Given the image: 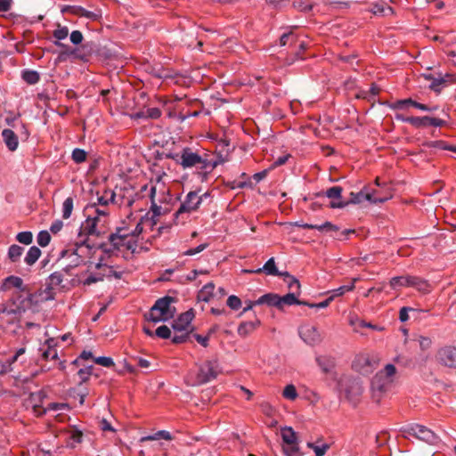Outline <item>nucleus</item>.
Returning a JSON list of instances; mask_svg holds the SVG:
<instances>
[{
	"label": "nucleus",
	"instance_id": "f257e3e1",
	"mask_svg": "<svg viewBox=\"0 0 456 456\" xmlns=\"http://www.w3.org/2000/svg\"><path fill=\"white\" fill-rule=\"evenodd\" d=\"M9 292H12L11 300L12 301V307L8 310L10 313L20 312L25 309V300L22 298L24 293L29 299L32 297L28 293V285L24 284L20 277L15 275H10L2 281V293L7 296ZM5 311H7L6 308H2V312Z\"/></svg>",
	"mask_w": 456,
	"mask_h": 456
},
{
	"label": "nucleus",
	"instance_id": "f03ea898",
	"mask_svg": "<svg viewBox=\"0 0 456 456\" xmlns=\"http://www.w3.org/2000/svg\"><path fill=\"white\" fill-rule=\"evenodd\" d=\"M166 157L167 159L175 160L184 169L196 167L201 170H205L208 167H211L212 169L216 167V164L211 165L208 159H203L189 147L183 148L180 153H168Z\"/></svg>",
	"mask_w": 456,
	"mask_h": 456
},
{
	"label": "nucleus",
	"instance_id": "7ed1b4c3",
	"mask_svg": "<svg viewBox=\"0 0 456 456\" xmlns=\"http://www.w3.org/2000/svg\"><path fill=\"white\" fill-rule=\"evenodd\" d=\"M175 302L176 298L170 296L159 298L145 314L146 320L157 323L172 319L175 314V308L171 306V304Z\"/></svg>",
	"mask_w": 456,
	"mask_h": 456
},
{
	"label": "nucleus",
	"instance_id": "20e7f679",
	"mask_svg": "<svg viewBox=\"0 0 456 456\" xmlns=\"http://www.w3.org/2000/svg\"><path fill=\"white\" fill-rule=\"evenodd\" d=\"M208 193H204L202 196H199L197 191H190L186 196L184 200L181 203L179 208L174 214V223L175 224H184L188 218V216H184V215H188L193 211H196L201 202L203 197H207Z\"/></svg>",
	"mask_w": 456,
	"mask_h": 456
},
{
	"label": "nucleus",
	"instance_id": "39448f33",
	"mask_svg": "<svg viewBox=\"0 0 456 456\" xmlns=\"http://www.w3.org/2000/svg\"><path fill=\"white\" fill-rule=\"evenodd\" d=\"M374 192L370 191L367 186H364L359 192H351L348 200H331L330 208H344L349 204H359L363 200H368L371 203H382L386 199L378 198L374 196Z\"/></svg>",
	"mask_w": 456,
	"mask_h": 456
},
{
	"label": "nucleus",
	"instance_id": "423d86ee",
	"mask_svg": "<svg viewBox=\"0 0 456 456\" xmlns=\"http://www.w3.org/2000/svg\"><path fill=\"white\" fill-rule=\"evenodd\" d=\"M280 45H294L296 47V50L293 52L292 55L286 58V63L288 65L293 64L297 60H304V57L301 56V53L305 51L307 45L304 41H299L298 37L292 30L281 36Z\"/></svg>",
	"mask_w": 456,
	"mask_h": 456
},
{
	"label": "nucleus",
	"instance_id": "0eeeda50",
	"mask_svg": "<svg viewBox=\"0 0 456 456\" xmlns=\"http://www.w3.org/2000/svg\"><path fill=\"white\" fill-rule=\"evenodd\" d=\"M340 387L346 400L355 407L360 403L361 396L363 392V387L360 379L346 378L341 380Z\"/></svg>",
	"mask_w": 456,
	"mask_h": 456
},
{
	"label": "nucleus",
	"instance_id": "6e6552de",
	"mask_svg": "<svg viewBox=\"0 0 456 456\" xmlns=\"http://www.w3.org/2000/svg\"><path fill=\"white\" fill-rule=\"evenodd\" d=\"M403 437H416L429 444H435L438 441V436L429 428L419 424H411L402 429Z\"/></svg>",
	"mask_w": 456,
	"mask_h": 456
},
{
	"label": "nucleus",
	"instance_id": "1a4fd4ad",
	"mask_svg": "<svg viewBox=\"0 0 456 456\" xmlns=\"http://www.w3.org/2000/svg\"><path fill=\"white\" fill-rule=\"evenodd\" d=\"M221 372L216 360H207L199 366L196 382L199 385L206 384L218 376Z\"/></svg>",
	"mask_w": 456,
	"mask_h": 456
},
{
	"label": "nucleus",
	"instance_id": "9d476101",
	"mask_svg": "<svg viewBox=\"0 0 456 456\" xmlns=\"http://www.w3.org/2000/svg\"><path fill=\"white\" fill-rule=\"evenodd\" d=\"M392 380H388L384 378V375L377 373L371 379V397L372 400L379 403L384 393L387 392V388L391 385Z\"/></svg>",
	"mask_w": 456,
	"mask_h": 456
},
{
	"label": "nucleus",
	"instance_id": "9b49d317",
	"mask_svg": "<svg viewBox=\"0 0 456 456\" xmlns=\"http://www.w3.org/2000/svg\"><path fill=\"white\" fill-rule=\"evenodd\" d=\"M102 223L99 219V216H88L84 224H82L80 232L78 233V237L85 236V239L88 240L89 235H94L96 237H101L105 233V231L102 230V228H98V224Z\"/></svg>",
	"mask_w": 456,
	"mask_h": 456
},
{
	"label": "nucleus",
	"instance_id": "f8f14e48",
	"mask_svg": "<svg viewBox=\"0 0 456 456\" xmlns=\"http://www.w3.org/2000/svg\"><path fill=\"white\" fill-rule=\"evenodd\" d=\"M97 50V45L94 42H86L75 49H69L67 52L61 53L74 56L76 59H79L83 61H87L91 55Z\"/></svg>",
	"mask_w": 456,
	"mask_h": 456
},
{
	"label": "nucleus",
	"instance_id": "ddd939ff",
	"mask_svg": "<svg viewBox=\"0 0 456 456\" xmlns=\"http://www.w3.org/2000/svg\"><path fill=\"white\" fill-rule=\"evenodd\" d=\"M436 357L440 364L456 370V346H445L440 348Z\"/></svg>",
	"mask_w": 456,
	"mask_h": 456
},
{
	"label": "nucleus",
	"instance_id": "4468645a",
	"mask_svg": "<svg viewBox=\"0 0 456 456\" xmlns=\"http://www.w3.org/2000/svg\"><path fill=\"white\" fill-rule=\"evenodd\" d=\"M20 114H12L9 112V115L5 117L4 121L11 129H15L20 136V139L27 141L29 137V132L25 123L20 120Z\"/></svg>",
	"mask_w": 456,
	"mask_h": 456
},
{
	"label": "nucleus",
	"instance_id": "2eb2a0df",
	"mask_svg": "<svg viewBox=\"0 0 456 456\" xmlns=\"http://www.w3.org/2000/svg\"><path fill=\"white\" fill-rule=\"evenodd\" d=\"M300 338L309 346L319 345L322 340V335L316 327L311 325H305L298 330Z\"/></svg>",
	"mask_w": 456,
	"mask_h": 456
},
{
	"label": "nucleus",
	"instance_id": "dca6fc26",
	"mask_svg": "<svg viewBox=\"0 0 456 456\" xmlns=\"http://www.w3.org/2000/svg\"><path fill=\"white\" fill-rule=\"evenodd\" d=\"M63 279L64 275L62 272L59 271L53 272L48 276L45 289V292L47 294V300L54 299L55 293L53 292V290L61 284Z\"/></svg>",
	"mask_w": 456,
	"mask_h": 456
},
{
	"label": "nucleus",
	"instance_id": "f3484780",
	"mask_svg": "<svg viewBox=\"0 0 456 456\" xmlns=\"http://www.w3.org/2000/svg\"><path fill=\"white\" fill-rule=\"evenodd\" d=\"M409 124H411V126H413L416 128L425 127V126H432L435 127H442L446 124V122L444 120L437 118L424 116V117H411V118L409 119Z\"/></svg>",
	"mask_w": 456,
	"mask_h": 456
},
{
	"label": "nucleus",
	"instance_id": "a211bd4d",
	"mask_svg": "<svg viewBox=\"0 0 456 456\" xmlns=\"http://www.w3.org/2000/svg\"><path fill=\"white\" fill-rule=\"evenodd\" d=\"M194 311L192 308L181 314L176 320L172 323V328L175 331L182 332L186 330L187 327L191 324L194 318Z\"/></svg>",
	"mask_w": 456,
	"mask_h": 456
},
{
	"label": "nucleus",
	"instance_id": "6ab92c4d",
	"mask_svg": "<svg viewBox=\"0 0 456 456\" xmlns=\"http://www.w3.org/2000/svg\"><path fill=\"white\" fill-rule=\"evenodd\" d=\"M20 138V134L17 131L14 132L11 128H5L2 130L3 142H4L6 148L12 152L18 149Z\"/></svg>",
	"mask_w": 456,
	"mask_h": 456
},
{
	"label": "nucleus",
	"instance_id": "aec40b11",
	"mask_svg": "<svg viewBox=\"0 0 456 456\" xmlns=\"http://www.w3.org/2000/svg\"><path fill=\"white\" fill-rule=\"evenodd\" d=\"M144 70L158 79H167L173 77L172 72L165 69L161 64H146Z\"/></svg>",
	"mask_w": 456,
	"mask_h": 456
},
{
	"label": "nucleus",
	"instance_id": "412c9836",
	"mask_svg": "<svg viewBox=\"0 0 456 456\" xmlns=\"http://www.w3.org/2000/svg\"><path fill=\"white\" fill-rule=\"evenodd\" d=\"M245 272L249 273H264L266 275H273V276L280 274V271L276 267L275 261H274L273 257H271L270 259H268L263 267L258 268L256 270H246Z\"/></svg>",
	"mask_w": 456,
	"mask_h": 456
},
{
	"label": "nucleus",
	"instance_id": "4be33fe9",
	"mask_svg": "<svg viewBox=\"0 0 456 456\" xmlns=\"http://www.w3.org/2000/svg\"><path fill=\"white\" fill-rule=\"evenodd\" d=\"M409 106L414 107L416 109H419L420 110H428V106L420 102H418L416 101H413L411 98L403 99V100H398L395 102H394L391 105V108L394 110H402L404 108H407Z\"/></svg>",
	"mask_w": 456,
	"mask_h": 456
},
{
	"label": "nucleus",
	"instance_id": "5701e85b",
	"mask_svg": "<svg viewBox=\"0 0 456 456\" xmlns=\"http://www.w3.org/2000/svg\"><path fill=\"white\" fill-rule=\"evenodd\" d=\"M315 360H316L318 366L321 368L322 372L325 374L330 373L331 370L335 368V365H336L335 359L331 356L320 355V356H317Z\"/></svg>",
	"mask_w": 456,
	"mask_h": 456
},
{
	"label": "nucleus",
	"instance_id": "b1692460",
	"mask_svg": "<svg viewBox=\"0 0 456 456\" xmlns=\"http://www.w3.org/2000/svg\"><path fill=\"white\" fill-rule=\"evenodd\" d=\"M77 247L86 246L88 248H99L108 256H111L112 255H114V252L116 251L115 249H113V247L111 246V244L108 245V243H106V242H102V243L98 244L97 246L90 245L88 243L87 239H83L80 242L77 243Z\"/></svg>",
	"mask_w": 456,
	"mask_h": 456
},
{
	"label": "nucleus",
	"instance_id": "393cba45",
	"mask_svg": "<svg viewBox=\"0 0 456 456\" xmlns=\"http://www.w3.org/2000/svg\"><path fill=\"white\" fill-rule=\"evenodd\" d=\"M410 287L416 289L418 291L427 294L430 292V284L423 278L418 276H411Z\"/></svg>",
	"mask_w": 456,
	"mask_h": 456
},
{
	"label": "nucleus",
	"instance_id": "a878e982",
	"mask_svg": "<svg viewBox=\"0 0 456 456\" xmlns=\"http://www.w3.org/2000/svg\"><path fill=\"white\" fill-rule=\"evenodd\" d=\"M370 12L375 15L391 16L394 14V9L383 2L373 3Z\"/></svg>",
	"mask_w": 456,
	"mask_h": 456
},
{
	"label": "nucleus",
	"instance_id": "bb28decb",
	"mask_svg": "<svg viewBox=\"0 0 456 456\" xmlns=\"http://www.w3.org/2000/svg\"><path fill=\"white\" fill-rule=\"evenodd\" d=\"M71 8L72 13L79 17H84L90 20H98L101 18V13L99 12H91L81 6H73Z\"/></svg>",
	"mask_w": 456,
	"mask_h": 456
},
{
	"label": "nucleus",
	"instance_id": "cd10ccee",
	"mask_svg": "<svg viewBox=\"0 0 456 456\" xmlns=\"http://www.w3.org/2000/svg\"><path fill=\"white\" fill-rule=\"evenodd\" d=\"M306 301H302L297 298L295 293H288L282 297L279 296V305L280 310L283 309L285 305H305Z\"/></svg>",
	"mask_w": 456,
	"mask_h": 456
},
{
	"label": "nucleus",
	"instance_id": "c85d7f7f",
	"mask_svg": "<svg viewBox=\"0 0 456 456\" xmlns=\"http://www.w3.org/2000/svg\"><path fill=\"white\" fill-rule=\"evenodd\" d=\"M42 255L41 249L37 246H32L27 251L24 262L28 266L34 265Z\"/></svg>",
	"mask_w": 456,
	"mask_h": 456
},
{
	"label": "nucleus",
	"instance_id": "c756f323",
	"mask_svg": "<svg viewBox=\"0 0 456 456\" xmlns=\"http://www.w3.org/2000/svg\"><path fill=\"white\" fill-rule=\"evenodd\" d=\"M260 324L259 320L243 322L238 327V334L240 337H246L256 329Z\"/></svg>",
	"mask_w": 456,
	"mask_h": 456
},
{
	"label": "nucleus",
	"instance_id": "7c9ffc66",
	"mask_svg": "<svg viewBox=\"0 0 456 456\" xmlns=\"http://www.w3.org/2000/svg\"><path fill=\"white\" fill-rule=\"evenodd\" d=\"M257 305H267L269 306H275L280 309L279 295L275 293H266L261 296L256 300Z\"/></svg>",
	"mask_w": 456,
	"mask_h": 456
},
{
	"label": "nucleus",
	"instance_id": "2f4dec72",
	"mask_svg": "<svg viewBox=\"0 0 456 456\" xmlns=\"http://www.w3.org/2000/svg\"><path fill=\"white\" fill-rule=\"evenodd\" d=\"M68 433L69 434V439L72 441L71 443L68 444V447L73 449L76 447V444L82 443L83 432L79 430L76 426H70L69 429L68 430Z\"/></svg>",
	"mask_w": 456,
	"mask_h": 456
},
{
	"label": "nucleus",
	"instance_id": "473e14b6",
	"mask_svg": "<svg viewBox=\"0 0 456 456\" xmlns=\"http://www.w3.org/2000/svg\"><path fill=\"white\" fill-rule=\"evenodd\" d=\"M24 353H25V348L21 347V348L18 349L13 355L6 358L4 360V362L2 363V374L12 371L13 370L12 367V364H13L18 360L19 356H20Z\"/></svg>",
	"mask_w": 456,
	"mask_h": 456
},
{
	"label": "nucleus",
	"instance_id": "72a5a7b5",
	"mask_svg": "<svg viewBox=\"0 0 456 456\" xmlns=\"http://www.w3.org/2000/svg\"><path fill=\"white\" fill-rule=\"evenodd\" d=\"M24 252V248L17 244H12L9 247L7 251V258L12 263L20 262V257Z\"/></svg>",
	"mask_w": 456,
	"mask_h": 456
},
{
	"label": "nucleus",
	"instance_id": "f704fd0d",
	"mask_svg": "<svg viewBox=\"0 0 456 456\" xmlns=\"http://www.w3.org/2000/svg\"><path fill=\"white\" fill-rule=\"evenodd\" d=\"M343 189L340 186H333L325 191H320L315 194L316 197H327L331 200H340L342 197Z\"/></svg>",
	"mask_w": 456,
	"mask_h": 456
},
{
	"label": "nucleus",
	"instance_id": "c9c22d12",
	"mask_svg": "<svg viewBox=\"0 0 456 456\" xmlns=\"http://www.w3.org/2000/svg\"><path fill=\"white\" fill-rule=\"evenodd\" d=\"M410 283L411 275L395 276L393 277L389 281V285L393 289H396L399 287H410Z\"/></svg>",
	"mask_w": 456,
	"mask_h": 456
},
{
	"label": "nucleus",
	"instance_id": "e433bc0d",
	"mask_svg": "<svg viewBox=\"0 0 456 456\" xmlns=\"http://www.w3.org/2000/svg\"><path fill=\"white\" fill-rule=\"evenodd\" d=\"M69 35V28L67 27H61L59 26L57 29H55L53 33V36L57 39V41L54 43L55 45L59 47L67 48L69 50V47L61 43L60 41L62 39H65Z\"/></svg>",
	"mask_w": 456,
	"mask_h": 456
},
{
	"label": "nucleus",
	"instance_id": "4c0bfd02",
	"mask_svg": "<svg viewBox=\"0 0 456 456\" xmlns=\"http://www.w3.org/2000/svg\"><path fill=\"white\" fill-rule=\"evenodd\" d=\"M281 437L287 445L297 443V434L290 427H285L281 429Z\"/></svg>",
	"mask_w": 456,
	"mask_h": 456
},
{
	"label": "nucleus",
	"instance_id": "58836bf2",
	"mask_svg": "<svg viewBox=\"0 0 456 456\" xmlns=\"http://www.w3.org/2000/svg\"><path fill=\"white\" fill-rule=\"evenodd\" d=\"M115 198H116V193L114 191L106 190L104 191V195L99 196L97 198L96 204L102 206V208H106L110 202V203L115 202Z\"/></svg>",
	"mask_w": 456,
	"mask_h": 456
},
{
	"label": "nucleus",
	"instance_id": "ea45409f",
	"mask_svg": "<svg viewBox=\"0 0 456 456\" xmlns=\"http://www.w3.org/2000/svg\"><path fill=\"white\" fill-rule=\"evenodd\" d=\"M22 79L28 85H35L40 79V75L36 70L24 69L21 73Z\"/></svg>",
	"mask_w": 456,
	"mask_h": 456
},
{
	"label": "nucleus",
	"instance_id": "a19ab883",
	"mask_svg": "<svg viewBox=\"0 0 456 456\" xmlns=\"http://www.w3.org/2000/svg\"><path fill=\"white\" fill-rule=\"evenodd\" d=\"M215 285L213 282H208L203 286L202 289L199 292L198 297L200 300L208 302L213 296Z\"/></svg>",
	"mask_w": 456,
	"mask_h": 456
},
{
	"label": "nucleus",
	"instance_id": "79ce46f5",
	"mask_svg": "<svg viewBox=\"0 0 456 456\" xmlns=\"http://www.w3.org/2000/svg\"><path fill=\"white\" fill-rule=\"evenodd\" d=\"M356 279H353L352 281L347 285L340 286L338 289H335L330 291V297H333V299L337 297L343 296L345 293L352 291L354 289Z\"/></svg>",
	"mask_w": 456,
	"mask_h": 456
},
{
	"label": "nucleus",
	"instance_id": "37998d69",
	"mask_svg": "<svg viewBox=\"0 0 456 456\" xmlns=\"http://www.w3.org/2000/svg\"><path fill=\"white\" fill-rule=\"evenodd\" d=\"M126 239L127 238L118 237L116 234H110L108 237L110 244H111L113 249L116 251H119L121 248L125 247Z\"/></svg>",
	"mask_w": 456,
	"mask_h": 456
},
{
	"label": "nucleus",
	"instance_id": "c03bdc74",
	"mask_svg": "<svg viewBox=\"0 0 456 456\" xmlns=\"http://www.w3.org/2000/svg\"><path fill=\"white\" fill-rule=\"evenodd\" d=\"M86 210H89V209H94V213H95V216H99V219L102 221V217H104V220L102 221V226H105L106 223H107V216H109V212L108 210L103 208H99L97 207V204L96 203H93L89 206L86 207Z\"/></svg>",
	"mask_w": 456,
	"mask_h": 456
},
{
	"label": "nucleus",
	"instance_id": "a18cd8bd",
	"mask_svg": "<svg viewBox=\"0 0 456 456\" xmlns=\"http://www.w3.org/2000/svg\"><path fill=\"white\" fill-rule=\"evenodd\" d=\"M16 240L24 245H30L33 241V233L29 231L20 232L16 235Z\"/></svg>",
	"mask_w": 456,
	"mask_h": 456
},
{
	"label": "nucleus",
	"instance_id": "49530a36",
	"mask_svg": "<svg viewBox=\"0 0 456 456\" xmlns=\"http://www.w3.org/2000/svg\"><path fill=\"white\" fill-rule=\"evenodd\" d=\"M73 210V199L67 198L62 204V217L68 219L70 217Z\"/></svg>",
	"mask_w": 456,
	"mask_h": 456
},
{
	"label": "nucleus",
	"instance_id": "de8ad7c7",
	"mask_svg": "<svg viewBox=\"0 0 456 456\" xmlns=\"http://www.w3.org/2000/svg\"><path fill=\"white\" fill-rule=\"evenodd\" d=\"M155 195H156V186H151L150 189V198L151 200V210L152 211L154 216H159L161 214V207L158 206L155 203V200H154Z\"/></svg>",
	"mask_w": 456,
	"mask_h": 456
},
{
	"label": "nucleus",
	"instance_id": "09e8293b",
	"mask_svg": "<svg viewBox=\"0 0 456 456\" xmlns=\"http://www.w3.org/2000/svg\"><path fill=\"white\" fill-rule=\"evenodd\" d=\"M52 342H53V339L47 340L48 347L42 353V356L45 360L57 358V350L53 347Z\"/></svg>",
	"mask_w": 456,
	"mask_h": 456
},
{
	"label": "nucleus",
	"instance_id": "8fccbe9b",
	"mask_svg": "<svg viewBox=\"0 0 456 456\" xmlns=\"http://www.w3.org/2000/svg\"><path fill=\"white\" fill-rule=\"evenodd\" d=\"M282 395L286 399H289V400H291V401L295 400L298 396L297 389H296L295 386L292 385V384L287 385L284 387L283 392H282Z\"/></svg>",
	"mask_w": 456,
	"mask_h": 456
},
{
	"label": "nucleus",
	"instance_id": "3c124183",
	"mask_svg": "<svg viewBox=\"0 0 456 456\" xmlns=\"http://www.w3.org/2000/svg\"><path fill=\"white\" fill-rule=\"evenodd\" d=\"M51 240V235L47 231H41L38 232L37 237V244L40 247H46Z\"/></svg>",
	"mask_w": 456,
	"mask_h": 456
},
{
	"label": "nucleus",
	"instance_id": "603ef678",
	"mask_svg": "<svg viewBox=\"0 0 456 456\" xmlns=\"http://www.w3.org/2000/svg\"><path fill=\"white\" fill-rule=\"evenodd\" d=\"M86 156H87L86 151L82 149H79V148H76L72 151V159L74 160V162H76L77 164L83 163L84 161H86Z\"/></svg>",
	"mask_w": 456,
	"mask_h": 456
},
{
	"label": "nucleus",
	"instance_id": "864d4df0",
	"mask_svg": "<svg viewBox=\"0 0 456 456\" xmlns=\"http://www.w3.org/2000/svg\"><path fill=\"white\" fill-rule=\"evenodd\" d=\"M156 439H164L169 441L172 439V436L168 431L160 430L158 431L154 436H148L143 437L142 440H156Z\"/></svg>",
	"mask_w": 456,
	"mask_h": 456
},
{
	"label": "nucleus",
	"instance_id": "5fc2aeb1",
	"mask_svg": "<svg viewBox=\"0 0 456 456\" xmlns=\"http://www.w3.org/2000/svg\"><path fill=\"white\" fill-rule=\"evenodd\" d=\"M283 452L286 454V456H301L302 455L297 443L289 444L288 446H284Z\"/></svg>",
	"mask_w": 456,
	"mask_h": 456
},
{
	"label": "nucleus",
	"instance_id": "6e6d98bb",
	"mask_svg": "<svg viewBox=\"0 0 456 456\" xmlns=\"http://www.w3.org/2000/svg\"><path fill=\"white\" fill-rule=\"evenodd\" d=\"M396 369L395 365L388 363L385 366V368L379 371V374L384 375V378H386L388 380H392V377L395 374Z\"/></svg>",
	"mask_w": 456,
	"mask_h": 456
},
{
	"label": "nucleus",
	"instance_id": "4d7b16f0",
	"mask_svg": "<svg viewBox=\"0 0 456 456\" xmlns=\"http://www.w3.org/2000/svg\"><path fill=\"white\" fill-rule=\"evenodd\" d=\"M445 86L442 74H439L438 77L434 78V81L431 82L429 88L436 93H439L441 88Z\"/></svg>",
	"mask_w": 456,
	"mask_h": 456
},
{
	"label": "nucleus",
	"instance_id": "13d9d810",
	"mask_svg": "<svg viewBox=\"0 0 456 456\" xmlns=\"http://www.w3.org/2000/svg\"><path fill=\"white\" fill-rule=\"evenodd\" d=\"M307 446L314 451L315 456H323L330 448L328 444H324L322 446H317L313 443H308Z\"/></svg>",
	"mask_w": 456,
	"mask_h": 456
},
{
	"label": "nucleus",
	"instance_id": "bf43d9fd",
	"mask_svg": "<svg viewBox=\"0 0 456 456\" xmlns=\"http://www.w3.org/2000/svg\"><path fill=\"white\" fill-rule=\"evenodd\" d=\"M428 148H436L439 150H447L448 144L442 140L438 141H428L423 143Z\"/></svg>",
	"mask_w": 456,
	"mask_h": 456
},
{
	"label": "nucleus",
	"instance_id": "052dcab7",
	"mask_svg": "<svg viewBox=\"0 0 456 456\" xmlns=\"http://www.w3.org/2000/svg\"><path fill=\"white\" fill-rule=\"evenodd\" d=\"M155 335L159 338L167 339L171 338V330L167 326L162 325L157 328L155 330Z\"/></svg>",
	"mask_w": 456,
	"mask_h": 456
},
{
	"label": "nucleus",
	"instance_id": "680f3d73",
	"mask_svg": "<svg viewBox=\"0 0 456 456\" xmlns=\"http://www.w3.org/2000/svg\"><path fill=\"white\" fill-rule=\"evenodd\" d=\"M316 230L320 232H338L339 230L338 226L333 224L332 223L327 221L322 224H316Z\"/></svg>",
	"mask_w": 456,
	"mask_h": 456
},
{
	"label": "nucleus",
	"instance_id": "e2e57ef3",
	"mask_svg": "<svg viewBox=\"0 0 456 456\" xmlns=\"http://www.w3.org/2000/svg\"><path fill=\"white\" fill-rule=\"evenodd\" d=\"M226 304L232 310H238L241 306V300L237 296L232 295L227 298Z\"/></svg>",
	"mask_w": 456,
	"mask_h": 456
},
{
	"label": "nucleus",
	"instance_id": "0e129e2a",
	"mask_svg": "<svg viewBox=\"0 0 456 456\" xmlns=\"http://www.w3.org/2000/svg\"><path fill=\"white\" fill-rule=\"evenodd\" d=\"M94 361L95 363L102 365L103 367H107V368L114 366V364H115L112 358L107 357V356H99V357L94 358Z\"/></svg>",
	"mask_w": 456,
	"mask_h": 456
},
{
	"label": "nucleus",
	"instance_id": "69168bd1",
	"mask_svg": "<svg viewBox=\"0 0 456 456\" xmlns=\"http://www.w3.org/2000/svg\"><path fill=\"white\" fill-rule=\"evenodd\" d=\"M418 311L415 308L409 307V306H403L399 311V320L402 322H405L409 320V312H415Z\"/></svg>",
	"mask_w": 456,
	"mask_h": 456
},
{
	"label": "nucleus",
	"instance_id": "338daca9",
	"mask_svg": "<svg viewBox=\"0 0 456 456\" xmlns=\"http://www.w3.org/2000/svg\"><path fill=\"white\" fill-rule=\"evenodd\" d=\"M294 7L303 12H308L313 9V5L303 1H295Z\"/></svg>",
	"mask_w": 456,
	"mask_h": 456
},
{
	"label": "nucleus",
	"instance_id": "774afa93",
	"mask_svg": "<svg viewBox=\"0 0 456 456\" xmlns=\"http://www.w3.org/2000/svg\"><path fill=\"white\" fill-rule=\"evenodd\" d=\"M162 112L160 110V109L159 108H149L145 110V115L147 116V118H151V119H158L159 118H160Z\"/></svg>",
	"mask_w": 456,
	"mask_h": 456
}]
</instances>
